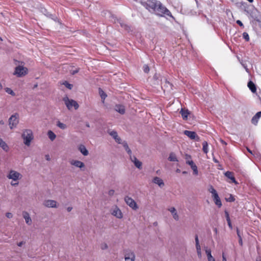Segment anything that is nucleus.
<instances>
[{"label":"nucleus","mask_w":261,"mask_h":261,"mask_svg":"<svg viewBox=\"0 0 261 261\" xmlns=\"http://www.w3.org/2000/svg\"><path fill=\"white\" fill-rule=\"evenodd\" d=\"M239 244L241 245V246H242L243 245V241H242V238H239Z\"/></svg>","instance_id":"6e6d98bb"},{"label":"nucleus","mask_w":261,"mask_h":261,"mask_svg":"<svg viewBox=\"0 0 261 261\" xmlns=\"http://www.w3.org/2000/svg\"><path fill=\"white\" fill-rule=\"evenodd\" d=\"M195 243H196V247L200 246L199 242L198 237L197 235L195 236Z\"/></svg>","instance_id":"a18cd8bd"},{"label":"nucleus","mask_w":261,"mask_h":261,"mask_svg":"<svg viewBox=\"0 0 261 261\" xmlns=\"http://www.w3.org/2000/svg\"><path fill=\"white\" fill-rule=\"evenodd\" d=\"M190 158H191L190 155L186 154V159L187 160L186 163L187 164H188L189 165H190L191 167H192V166L194 165L195 164L193 161L189 160V159H190Z\"/></svg>","instance_id":"473e14b6"},{"label":"nucleus","mask_w":261,"mask_h":261,"mask_svg":"<svg viewBox=\"0 0 261 261\" xmlns=\"http://www.w3.org/2000/svg\"><path fill=\"white\" fill-rule=\"evenodd\" d=\"M63 100L69 110H71L73 107L75 110H77L79 107V104L75 100L69 99L67 96L63 98Z\"/></svg>","instance_id":"7ed1b4c3"},{"label":"nucleus","mask_w":261,"mask_h":261,"mask_svg":"<svg viewBox=\"0 0 261 261\" xmlns=\"http://www.w3.org/2000/svg\"><path fill=\"white\" fill-rule=\"evenodd\" d=\"M21 177V175L19 173L14 170H11L9 175L7 176V177L9 179H12L14 181H16L18 179L20 178Z\"/></svg>","instance_id":"1a4fd4ad"},{"label":"nucleus","mask_w":261,"mask_h":261,"mask_svg":"<svg viewBox=\"0 0 261 261\" xmlns=\"http://www.w3.org/2000/svg\"><path fill=\"white\" fill-rule=\"evenodd\" d=\"M22 138L24 140V143L27 146H30L33 139V132L31 129H25L22 134Z\"/></svg>","instance_id":"f03ea898"},{"label":"nucleus","mask_w":261,"mask_h":261,"mask_svg":"<svg viewBox=\"0 0 261 261\" xmlns=\"http://www.w3.org/2000/svg\"><path fill=\"white\" fill-rule=\"evenodd\" d=\"M108 133L115 140V141L118 144H121V138L118 136V134L115 130H108Z\"/></svg>","instance_id":"9d476101"},{"label":"nucleus","mask_w":261,"mask_h":261,"mask_svg":"<svg viewBox=\"0 0 261 261\" xmlns=\"http://www.w3.org/2000/svg\"><path fill=\"white\" fill-rule=\"evenodd\" d=\"M124 200L126 204L133 210H136L138 208V206L136 202L132 198L128 196H126L125 197Z\"/></svg>","instance_id":"6e6552de"},{"label":"nucleus","mask_w":261,"mask_h":261,"mask_svg":"<svg viewBox=\"0 0 261 261\" xmlns=\"http://www.w3.org/2000/svg\"><path fill=\"white\" fill-rule=\"evenodd\" d=\"M47 135H48V138L50 139V140L51 141L54 140L56 137V135L51 130H49L48 132Z\"/></svg>","instance_id":"7c9ffc66"},{"label":"nucleus","mask_w":261,"mask_h":261,"mask_svg":"<svg viewBox=\"0 0 261 261\" xmlns=\"http://www.w3.org/2000/svg\"><path fill=\"white\" fill-rule=\"evenodd\" d=\"M28 69L22 66H18L15 68L14 74L20 77L27 74Z\"/></svg>","instance_id":"423d86ee"},{"label":"nucleus","mask_w":261,"mask_h":261,"mask_svg":"<svg viewBox=\"0 0 261 261\" xmlns=\"http://www.w3.org/2000/svg\"><path fill=\"white\" fill-rule=\"evenodd\" d=\"M152 182L154 184L158 185L160 188L163 187L165 185L163 180L157 176H155L153 178Z\"/></svg>","instance_id":"dca6fc26"},{"label":"nucleus","mask_w":261,"mask_h":261,"mask_svg":"<svg viewBox=\"0 0 261 261\" xmlns=\"http://www.w3.org/2000/svg\"><path fill=\"white\" fill-rule=\"evenodd\" d=\"M78 71H79V70H77V69H76V70H73V71L71 72V73L72 75H74V74H76V73H77V72H78Z\"/></svg>","instance_id":"bf43d9fd"},{"label":"nucleus","mask_w":261,"mask_h":261,"mask_svg":"<svg viewBox=\"0 0 261 261\" xmlns=\"http://www.w3.org/2000/svg\"><path fill=\"white\" fill-rule=\"evenodd\" d=\"M256 261H261V259L259 258H258L256 259Z\"/></svg>","instance_id":"774afa93"},{"label":"nucleus","mask_w":261,"mask_h":261,"mask_svg":"<svg viewBox=\"0 0 261 261\" xmlns=\"http://www.w3.org/2000/svg\"><path fill=\"white\" fill-rule=\"evenodd\" d=\"M168 160L171 162H177L178 161L175 154L173 152H171L170 153L169 156L168 158Z\"/></svg>","instance_id":"c756f323"},{"label":"nucleus","mask_w":261,"mask_h":261,"mask_svg":"<svg viewBox=\"0 0 261 261\" xmlns=\"http://www.w3.org/2000/svg\"><path fill=\"white\" fill-rule=\"evenodd\" d=\"M5 91L7 93L11 95L12 96H15V93L14 92V91L11 89H10L9 88H5Z\"/></svg>","instance_id":"e433bc0d"},{"label":"nucleus","mask_w":261,"mask_h":261,"mask_svg":"<svg viewBox=\"0 0 261 261\" xmlns=\"http://www.w3.org/2000/svg\"><path fill=\"white\" fill-rule=\"evenodd\" d=\"M224 174L226 177L230 179L232 182L235 183L236 184H237V182L236 180V179L233 176V174L232 172L230 171H227Z\"/></svg>","instance_id":"5701e85b"},{"label":"nucleus","mask_w":261,"mask_h":261,"mask_svg":"<svg viewBox=\"0 0 261 261\" xmlns=\"http://www.w3.org/2000/svg\"><path fill=\"white\" fill-rule=\"evenodd\" d=\"M220 141L221 143L223 145H227L226 142L225 141H224V140H223L222 139H221L220 140Z\"/></svg>","instance_id":"4d7b16f0"},{"label":"nucleus","mask_w":261,"mask_h":261,"mask_svg":"<svg viewBox=\"0 0 261 261\" xmlns=\"http://www.w3.org/2000/svg\"><path fill=\"white\" fill-rule=\"evenodd\" d=\"M237 235H238V237L239 238H242L240 232V231H239V229L238 228L237 229Z\"/></svg>","instance_id":"864d4df0"},{"label":"nucleus","mask_w":261,"mask_h":261,"mask_svg":"<svg viewBox=\"0 0 261 261\" xmlns=\"http://www.w3.org/2000/svg\"><path fill=\"white\" fill-rule=\"evenodd\" d=\"M116 22L119 23L121 28H123L125 30L129 31L130 30V27L120 19L116 18V19L114 20V22L116 23Z\"/></svg>","instance_id":"2eb2a0df"},{"label":"nucleus","mask_w":261,"mask_h":261,"mask_svg":"<svg viewBox=\"0 0 261 261\" xmlns=\"http://www.w3.org/2000/svg\"><path fill=\"white\" fill-rule=\"evenodd\" d=\"M100 248L102 250H106L108 248V246L106 243H102L100 244Z\"/></svg>","instance_id":"37998d69"},{"label":"nucleus","mask_w":261,"mask_h":261,"mask_svg":"<svg viewBox=\"0 0 261 261\" xmlns=\"http://www.w3.org/2000/svg\"><path fill=\"white\" fill-rule=\"evenodd\" d=\"M202 150L205 153L208 152V144L206 141H204L202 143Z\"/></svg>","instance_id":"2f4dec72"},{"label":"nucleus","mask_w":261,"mask_h":261,"mask_svg":"<svg viewBox=\"0 0 261 261\" xmlns=\"http://www.w3.org/2000/svg\"><path fill=\"white\" fill-rule=\"evenodd\" d=\"M236 22L240 27L244 28V25H243V23L242 22V21L241 20H237Z\"/></svg>","instance_id":"09e8293b"},{"label":"nucleus","mask_w":261,"mask_h":261,"mask_svg":"<svg viewBox=\"0 0 261 261\" xmlns=\"http://www.w3.org/2000/svg\"><path fill=\"white\" fill-rule=\"evenodd\" d=\"M78 149L81 152V153H82L85 156H87L89 154L88 150L86 149V147L83 144L80 145L78 147Z\"/></svg>","instance_id":"4be33fe9"},{"label":"nucleus","mask_w":261,"mask_h":261,"mask_svg":"<svg viewBox=\"0 0 261 261\" xmlns=\"http://www.w3.org/2000/svg\"><path fill=\"white\" fill-rule=\"evenodd\" d=\"M125 261H135V254L134 252L129 249L124 250Z\"/></svg>","instance_id":"39448f33"},{"label":"nucleus","mask_w":261,"mask_h":261,"mask_svg":"<svg viewBox=\"0 0 261 261\" xmlns=\"http://www.w3.org/2000/svg\"><path fill=\"white\" fill-rule=\"evenodd\" d=\"M86 126L88 127H90V124L88 122H86Z\"/></svg>","instance_id":"0e129e2a"},{"label":"nucleus","mask_w":261,"mask_h":261,"mask_svg":"<svg viewBox=\"0 0 261 261\" xmlns=\"http://www.w3.org/2000/svg\"><path fill=\"white\" fill-rule=\"evenodd\" d=\"M213 161L215 163H216L219 162V161L215 158H213Z\"/></svg>","instance_id":"e2e57ef3"},{"label":"nucleus","mask_w":261,"mask_h":261,"mask_svg":"<svg viewBox=\"0 0 261 261\" xmlns=\"http://www.w3.org/2000/svg\"><path fill=\"white\" fill-rule=\"evenodd\" d=\"M191 168L193 171V174L197 175L198 174V171L197 169V166L195 164H194V165L192 166V167Z\"/></svg>","instance_id":"4c0bfd02"},{"label":"nucleus","mask_w":261,"mask_h":261,"mask_svg":"<svg viewBox=\"0 0 261 261\" xmlns=\"http://www.w3.org/2000/svg\"><path fill=\"white\" fill-rule=\"evenodd\" d=\"M214 231L216 233H217L218 230H217V228H214Z\"/></svg>","instance_id":"338daca9"},{"label":"nucleus","mask_w":261,"mask_h":261,"mask_svg":"<svg viewBox=\"0 0 261 261\" xmlns=\"http://www.w3.org/2000/svg\"><path fill=\"white\" fill-rule=\"evenodd\" d=\"M45 159L48 161H49L50 160V158L49 154H46L45 155Z\"/></svg>","instance_id":"5fc2aeb1"},{"label":"nucleus","mask_w":261,"mask_h":261,"mask_svg":"<svg viewBox=\"0 0 261 261\" xmlns=\"http://www.w3.org/2000/svg\"><path fill=\"white\" fill-rule=\"evenodd\" d=\"M180 113L181 114V116L184 120L187 119L188 116L189 114V112L188 110H184L181 109Z\"/></svg>","instance_id":"a878e982"},{"label":"nucleus","mask_w":261,"mask_h":261,"mask_svg":"<svg viewBox=\"0 0 261 261\" xmlns=\"http://www.w3.org/2000/svg\"><path fill=\"white\" fill-rule=\"evenodd\" d=\"M248 88H249V89L251 90V91L252 92V93H255L256 92V86L253 83V82L250 81L248 83V85H247Z\"/></svg>","instance_id":"393cba45"},{"label":"nucleus","mask_w":261,"mask_h":261,"mask_svg":"<svg viewBox=\"0 0 261 261\" xmlns=\"http://www.w3.org/2000/svg\"><path fill=\"white\" fill-rule=\"evenodd\" d=\"M6 216L8 218H11L13 217V215L11 213H7Z\"/></svg>","instance_id":"8fccbe9b"},{"label":"nucleus","mask_w":261,"mask_h":261,"mask_svg":"<svg viewBox=\"0 0 261 261\" xmlns=\"http://www.w3.org/2000/svg\"><path fill=\"white\" fill-rule=\"evenodd\" d=\"M70 163L71 164V165H73L76 167L80 168L81 169L85 167L84 163L78 160H72L70 162Z\"/></svg>","instance_id":"f8f14e48"},{"label":"nucleus","mask_w":261,"mask_h":261,"mask_svg":"<svg viewBox=\"0 0 261 261\" xmlns=\"http://www.w3.org/2000/svg\"><path fill=\"white\" fill-rule=\"evenodd\" d=\"M115 110L121 114H124L125 111L124 107L120 105H116Z\"/></svg>","instance_id":"b1692460"},{"label":"nucleus","mask_w":261,"mask_h":261,"mask_svg":"<svg viewBox=\"0 0 261 261\" xmlns=\"http://www.w3.org/2000/svg\"><path fill=\"white\" fill-rule=\"evenodd\" d=\"M261 117V111L257 112L251 119V122L254 125H256L258 120Z\"/></svg>","instance_id":"412c9836"},{"label":"nucleus","mask_w":261,"mask_h":261,"mask_svg":"<svg viewBox=\"0 0 261 261\" xmlns=\"http://www.w3.org/2000/svg\"><path fill=\"white\" fill-rule=\"evenodd\" d=\"M227 222V223H228V225L229 227L230 228H232V225H231V221L230 220H228Z\"/></svg>","instance_id":"13d9d810"},{"label":"nucleus","mask_w":261,"mask_h":261,"mask_svg":"<svg viewBox=\"0 0 261 261\" xmlns=\"http://www.w3.org/2000/svg\"><path fill=\"white\" fill-rule=\"evenodd\" d=\"M205 253L207 257L208 261H214L215 260L211 254V251L210 249H206L205 250Z\"/></svg>","instance_id":"cd10ccee"},{"label":"nucleus","mask_w":261,"mask_h":261,"mask_svg":"<svg viewBox=\"0 0 261 261\" xmlns=\"http://www.w3.org/2000/svg\"><path fill=\"white\" fill-rule=\"evenodd\" d=\"M57 125L60 128L62 129H65L67 126H66V125L64 123H63L62 122H61L60 121H58L57 122Z\"/></svg>","instance_id":"c9c22d12"},{"label":"nucleus","mask_w":261,"mask_h":261,"mask_svg":"<svg viewBox=\"0 0 261 261\" xmlns=\"http://www.w3.org/2000/svg\"><path fill=\"white\" fill-rule=\"evenodd\" d=\"M25 243V242L24 241H21V242H20L19 243H17V245L19 247H21Z\"/></svg>","instance_id":"603ef678"},{"label":"nucleus","mask_w":261,"mask_h":261,"mask_svg":"<svg viewBox=\"0 0 261 261\" xmlns=\"http://www.w3.org/2000/svg\"><path fill=\"white\" fill-rule=\"evenodd\" d=\"M234 198L231 195H230V197L226 199V200L229 202L234 201Z\"/></svg>","instance_id":"49530a36"},{"label":"nucleus","mask_w":261,"mask_h":261,"mask_svg":"<svg viewBox=\"0 0 261 261\" xmlns=\"http://www.w3.org/2000/svg\"><path fill=\"white\" fill-rule=\"evenodd\" d=\"M143 71L145 73H148L149 71V68L147 65H144L143 67Z\"/></svg>","instance_id":"c03bdc74"},{"label":"nucleus","mask_w":261,"mask_h":261,"mask_svg":"<svg viewBox=\"0 0 261 261\" xmlns=\"http://www.w3.org/2000/svg\"><path fill=\"white\" fill-rule=\"evenodd\" d=\"M123 146L124 147L125 150L127 152V153L129 155V156L132 155V151L129 149L128 145L126 141H123L121 143Z\"/></svg>","instance_id":"bb28decb"},{"label":"nucleus","mask_w":261,"mask_h":261,"mask_svg":"<svg viewBox=\"0 0 261 261\" xmlns=\"http://www.w3.org/2000/svg\"><path fill=\"white\" fill-rule=\"evenodd\" d=\"M225 217H226V221H227L228 220H230L229 213L226 211H225Z\"/></svg>","instance_id":"de8ad7c7"},{"label":"nucleus","mask_w":261,"mask_h":261,"mask_svg":"<svg viewBox=\"0 0 261 261\" xmlns=\"http://www.w3.org/2000/svg\"><path fill=\"white\" fill-rule=\"evenodd\" d=\"M243 37L246 41H249V37L247 33L244 32L243 33Z\"/></svg>","instance_id":"a19ab883"},{"label":"nucleus","mask_w":261,"mask_h":261,"mask_svg":"<svg viewBox=\"0 0 261 261\" xmlns=\"http://www.w3.org/2000/svg\"><path fill=\"white\" fill-rule=\"evenodd\" d=\"M23 217L25 219L26 223L29 225L32 224V219L30 217L29 214L27 212H23Z\"/></svg>","instance_id":"aec40b11"},{"label":"nucleus","mask_w":261,"mask_h":261,"mask_svg":"<svg viewBox=\"0 0 261 261\" xmlns=\"http://www.w3.org/2000/svg\"><path fill=\"white\" fill-rule=\"evenodd\" d=\"M222 261H226V258L224 256V254H223V255H222Z\"/></svg>","instance_id":"680f3d73"},{"label":"nucleus","mask_w":261,"mask_h":261,"mask_svg":"<svg viewBox=\"0 0 261 261\" xmlns=\"http://www.w3.org/2000/svg\"><path fill=\"white\" fill-rule=\"evenodd\" d=\"M116 22L119 23L121 28H123L125 30L129 31L130 30V27L120 19L116 18V19L114 20V22L116 23Z\"/></svg>","instance_id":"4468645a"},{"label":"nucleus","mask_w":261,"mask_h":261,"mask_svg":"<svg viewBox=\"0 0 261 261\" xmlns=\"http://www.w3.org/2000/svg\"><path fill=\"white\" fill-rule=\"evenodd\" d=\"M18 184V182H16V183H11V185L12 186H16V185H17Z\"/></svg>","instance_id":"69168bd1"},{"label":"nucleus","mask_w":261,"mask_h":261,"mask_svg":"<svg viewBox=\"0 0 261 261\" xmlns=\"http://www.w3.org/2000/svg\"><path fill=\"white\" fill-rule=\"evenodd\" d=\"M63 84L69 89H71L73 87V85L72 84H69L68 82L65 81Z\"/></svg>","instance_id":"79ce46f5"},{"label":"nucleus","mask_w":261,"mask_h":261,"mask_svg":"<svg viewBox=\"0 0 261 261\" xmlns=\"http://www.w3.org/2000/svg\"><path fill=\"white\" fill-rule=\"evenodd\" d=\"M208 191L212 194V196L217 193L216 190L212 185L210 186Z\"/></svg>","instance_id":"72a5a7b5"},{"label":"nucleus","mask_w":261,"mask_h":261,"mask_svg":"<svg viewBox=\"0 0 261 261\" xmlns=\"http://www.w3.org/2000/svg\"><path fill=\"white\" fill-rule=\"evenodd\" d=\"M72 210V207L69 206L67 208V210L68 212H70Z\"/></svg>","instance_id":"052dcab7"},{"label":"nucleus","mask_w":261,"mask_h":261,"mask_svg":"<svg viewBox=\"0 0 261 261\" xmlns=\"http://www.w3.org/2000/svg\"><path fill=\"white\" fill-rule=\"evenodd\" d=\"M212 197L213 198L215 204L217 205L219 207H220L222 206V203L218 193L212 196Z\"/></svg>","instance_id":"a211bd4d"},{"label":"nucleus","mask_w":261,"mask_h":261,"mask_svg":"<svg viewBox=\"0 0 261 261\" xmlns=\"http://www.w3.org/2000/svg\"><path fill=\"white\" fill-rule=\"evenodd\" d=\"M160 77L159 74H158L157 73L154 74V75L153 76V80L154 81V84H159V78Z\"/></svg>","instance_id":"f704fd0d"},{"label":"nucleus","mask_w":261,"mask_h":261,"mask_svg":"<svg viewBox=\"0 0 261 261\" xmlns=\"http://www.w3.org/2000/svg\"><path fill=\"white\" fill-rule=\"evenodd\" d=\"M168 211L172 214L174 220L178 221L179 220V216L176 212V210L174 207L168 208Z\"/></svg>","instance_id":"6ab92c4d"},{"label":"nucleus","mask_w":261,"mask_h":261,"mask_svg":"<svg viewBox=\"0 0 261 261\" xmlns=\"http://www.w3.org/2000/svg\"><path fill=\"white\" fill-rule=\"evenodd\" d=\"M142 5L151 13L160 17L167 16L175 20L170 11L159 1L147 0L142 2Z\"/></svg>","instance_id":"f257e3e1"},{"label":"nucleus","mask_w":261,"mask_h":261,"mask_svg":"<svg viewBox=\"0 0 261 261\" xmlns=\"http://www.w3.org/2000/svg\"><path fill=\"white\" fill-rule=\"evenodd\" d=\"M18 122V114L17 113L12 115L9 119V125L11 129L16 127Z\"/></svg>","instance_id":"20e7f679"},{"label":"nucleus","mask_w":261,"mask_h":261,"mask_svg":"<svg viewBox=\"0 0 261 261\" xmlns=\"http://www.w3.org/2000/svg\"><path fill=\"white\" fill-rule=\"evenodd\" d=\"M129 158H130V160H131V161L132 162H133L135 165V166L139 168V169H140L142 168V163L139 161L137 158L136 157H135V156H132V155H130L129 156Z\"/></svg>","instance_id":"ddd939ff"},{"label":"nucleus","mask_w":261,"mask_h":261,"mask_svg":"<svg viewBox=\"0 0 261 261\" xmlns=\"http://www.w3.org/2000/svg\"><path fill=\"white\" fill-rule=\"evenodd\" d=\"M112 214L117 217V218L121 219L122 218V214L121 211L117 207H116L112 213Z\"/></svg>","instance_id":"f3484780"},{"label":"nucleus","mask_w":261,"mask_h":261,"mask_svg":"<svg viewBox=\"0 0 261 261\" xmlns=\"http://www.w3.org/2000/svg\"><path fill=\"white\" fill-rule=\"evenodd\" d=\"M184 134L192 140H195L196 141L200 140L199 136L195 132L186 130L184 131Z\"/></svg>","instance_id":"0eeeda50"},{"label":"nucleus","mask_w":261,"mask_h":261,"mask_svg":"<svg viewBox=\"0 0 261 261\" xmlns=\"http://www.w3.org/2000/svg\"><path fill=\"white\" fill-rule=\"evenodd\" d=\"M0 146L3 148L5 151H7L8 150V146L7 144L2 139L0 138Z\"/></svg>","instance_id":"c85d7f7f"},{"label":"nucleus","mask_w":261,"mask_h":261,"mask_svg":"<svg viewBox=\"0 0 261 261\" xmlns=\"http://www.w3.org/2000/svg\"><path fill=\"white\" fill-rule=\"evenodd\" d=\"M114 190H110L109 192H108V194L110 196H112L113 195V194H114Z\"/></svg>","instance_id":"3c124183"},{"label":"nucleus","mask_w":261,"mask_h":261,"mask_svg":"<svg viewBox=\"0 0 261 261\" xmlns=\"http://www.w3.org/2000/svg\"><path fill=\"white\" fill-rule=\"evenodd\" d=\"M196 251H197L198 256L199 258H200L201 257V247H200V246H199V247L198 246V247H196Z\"/></svg>","instance_id":"58836bf2"},{"label":"nucleus","mask_w":261,"mask_h":261,"mask_svg":"<svg viewBox=\"0 0 261 261\" xmlns=\"http://www.w3.org/2000/svg\"><path fill=\"white\" fill-rule=\"evenodd\" d=\"M57 203L54 200H46L43 202V205L47 207H57Z\"/></svg>","instance_id":"9b49d317"},{"label":"nucleus","mask_w":261,"mask_h":261,"mask_svg":"<svg viewBox=\"0 0 261 261\" xmlns=\"http://www.w3.org/2000/svg\"><path fill=\"white\" fill-rule=\"evenodd\" d=\"M99 94L102 99H105L107 97V94L101 89L99 90Z\"/></svg>","instance_id":"ea45409f"}]
</instances>
